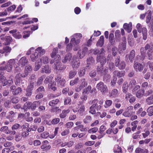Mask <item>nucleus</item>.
<instances>
[{
    "mask_svg": "<svg viewBox=\"0 0 153 153\" xmlns=\"http://www.w3.org/2000/svg\"><path fill=\"white\" fill-rule=\"evenodd\" d=\"M148 15L146 17V22L149 23L150 21L151 18L152 11L150 10H149L147 11Z\"/></svg>",
    "mask_w": 153,
    "mask_h": 153,
    "instance_id": "nucleus-47",
    "label": "nucleus"
},
{
    "mask_svg": "<svg viewBox=\"0 0 153 153\" xmlns=\"http://www.w3.org/2000/svg\"><path fill=\"white\" fill-rule=\"evenodd\" d=\"M117 47L115 46H113L112 49V54L114 56H115L117 54Z\"/></svg>",
    "mask_w": 153,
    "mask_h": 153,
    "instance_id": "nucleus-63",
    "label": "nucleus"
},
{
    "mask_svg": "<svg viewBox=\"0 0 153 153\" xmlns=\"http://www.w3.org/2000/svg\"><path fill=\"white\" fill-rule=\"evenodd\" d=\"M56 58H57V59L55 60H54L53 61L51 60L50 62L51 64H52L54 62V68L56 70L59 71L60 69H58L60 68L61 65V63L60 62L61 57L59 55H56Z\"/></svg>",
    "mask_w": 153,
    "mask_h": 153,
    "instance_id": "nucleus-6",
    "label": "nucleus"
},
{
    "mask_svg": "<svg viewBox=\"0 0 153 153\" xmlns=\"http://www.w3.org/2000/svg\"><path fill=\"white\" fill-rule=\"evenodd\" d=\"M9 33L12 34L13 36L16 39H20L22 37V35L16 29L13 30L9 31Z\"/></svg>",
    "mask_w": 153,
    "mask_h": 153,
    "instance_id": "nucleus-17",
    "label": "nucleus"
},
{
    "mask_svg": "<svg viewBox=\"0 0 153 153\" xmlns=\"http://www.w3.org/2000/svg\"><path fill=\"white\" fill-rule=\"evenodd\" d=\"M85 70L84 68H81L78 71V74L80 76L84 75L85 74Z\"/></svg>",
    "mask_w": 153,
    "mask_h": 153,
    "instance_id": "nucleus-46",
    "label": "nucleus"
},
{
    "mask_svg": "<svg viewBox=\"0 0 153 153\" xmlns=\"http://www.w3.org/2000/svg\"><path fill=\"white\" fill-rule=\"evenodd\" d=\"M94 62V60L92 57H89L87 59V67H89L90 65H93Z\"/></svg>",
    "mask_w": 153,
    "mask_h": 153,
    "instance_id": "nucleus-31",
    "label": "nucleus"
},
{
    "mask_svg": "<svg viewBox=\"0 0 153 153\" xmlns=\"http://www.w3.org/2000/svg\"><path fill=\"white\" fill-rule=\"evenodd\" d=\"M115 65L120 70H123L125 68L126 64L124 61H121L120 57H117L115 60Z\"/></svg>",
    "mask_w": 153,
    "mask_h": 153,
    "instance_id": "nucleus-5",
    "label": "nucleus"
},
{
    "mask_svg": "<svg viewBox=\"0 0 153 153\" xmlns=\"http://www.w3.org/2000/svg\"><path fill=\"white\" fill-rule=\"evenodd\" d=\"M80 64L79 60L75 56H74L71 61V65L74 69H76L79 67Z\"/></svg>",
    "mask_w": 153,
    "mask_h": 153,
    "instance_id": "nucleus-8",
    "label": "nucleus"
},
{
    "mask_svg": "<svg viewBox=\"0 0 153 153\" xmlns=\"http://www.w3.org/2000/svg\"><path fill=\"white\" fill-rule=\"evenodd\" d=\"M59 102V100L58 99H56L55 100H51L49 102V105L52 107H53L57 104Z\"/></svg>",
    "mask_w": 153,
    "mask_h": 153,
    "instance_id": "nucleus-40",
    "label": "nucleus"
},
{
    "mask_svg": "<svg viewBox=\"0 0 153 153\" xmlns=\"http://www.w3.org/2000/svg\"><path fill=\"white\" fill-rule=\"evenodd\" d=\"M40 103L41 101H35L32 103L28 102L24 104V107L26 109H30L32 110H34L37 107L40 105Z\"/></svg>",
    "mask_w": 153,
    "mask_h": 153,
    "instance_id": "nucleus-4",
    "label": "nucleus"
},
{
    "mask_svg": "<svg viewBox=\"0 0 153 153\" xmlns=\"http://www.w3.org/2000/svg\"><path fill=\"white\" fill-rule=\"evenodd\" d=\"M55 85L50 83L48 85V87L49 88H51L52 90L54 91L56 90L57 88L55 86Z\"/></svg>",
    "mask_w": 153,
    "mask_h": 153,
    "instance_id": "nucleus-62",
    "label": "nucleus"
},
{
    "mask_svg": "<svg viewBox=\"0 0 153 153\" xmlns=\"http://www.w3.org/2000/svg\"><path fill=\"white\" fill-rule=\"evenodd\" d=\"M45 51L42 49L41 47H39L35 49V52L38 53V55L41 56L44 54L45 53Z\"/></svg>",
    "mask_w": 153,
    "mask_h": 153,
    "instance_id": "nucleus-26",
    "label": "nucleus"
},
{
    "mask_svg": "<svg viewBox=\"0 0 153 153\" xmlns=\"http://www.w3.org/2000/svg\"><path fill=\"white\" fill-rule=\"evenodd\" d=\"M9 114L8 116V118L10 119V121L12 122L13 121V118L15 117V113L12 111L9 112Z\"/></svg>",
    "mask_w": 153,
    "mask_h": 153,
    "instance_id": "nucleus-33",
    "label": "nucleus"
},
{
    "mask_svg": "<svg viewBox=\"0 0 153 153\" xmlns=\"http://www.w3.org/2000/svg\"><path fill=\"white\" fill-rule=\"evenodd\" d=\"M153 94L150 97H148L146 100V102L148 105L153 104Z\"/></svg>",
    "mask_w": 153,
    "mask_h": 153,
    "instance_id": "nucleus-37",
    "label": "nucleus"
},
{
    "mask_svg": "<svg viewBox=\"0 0 153 153\" xmlns=\"http://www.w3.org/2000/svg\"><path fill=\"white\" fill-rule=\"evenodd\" d=\"M51 69L48 65H45L43 68L41 69V73H45L46 74L49 73L51 72Z\"/></svg>",
    "mask_w": 153,
    "mask_h": 153,
    "instance_id": "nucleus-22",
    "label": "nucleus"
},
{
    "mask_svg": "<svg viewBox=\"0 0 153 153\" xmlns=\"http://www.w3.org/2000/svg\"><path fill=\"white\" fill-rule=\"evenodd\" d=\"M147 113L148 115L151 116L153 115V106H150L147 109Z\"/></svg>",
    "mask_w": 153,
    "mask_h": 153,
    "instance_id": "nucleus-43",
    "label": "nucleus"
},
{
    "mask_svg": "<svg viewBox=\"0 0 153 153\" xmlns=\"http://www.w3.org/2000/svg\"><path fill=\"white\" fill-rule=\"evenodd\" d=\"M135 62L136 61H135L134 64V67L135 70L137 72L141 71L143 68V65L139 63L136 62Z\"/></svg>",
    "mask_w": 153,
    "mask_h": 153,
    "instance_id": "nucleus-15",
    "label": "nucleus"
},
{
    "mask_svg": "<svg viewBox=\"0 0 153 153\" xmlns=\"http://www.w3.org/2000/svg\"><path fill=\"white\" fill-rule=\"evenodd\" d=\"M44 76H42L39 78L37 80V84L40 85L42 84L44 79L45 78Z\"/></svg>",
    "mask_w": 153,
    "mask_h": 153,
    "instance_id": "nucleus-51",
    "label": "nucleus"
},
{
    "mask_svg": "<svg viewBox=\"0 0 153 153\" xmlns=\"http://www.w3.org/2000/svg\"><path fill=\"white\" fill-rule=\"evenodd\" d=\"M147 51L146 55L147 58L149 60H151L153 57V44L152 42L147 44L145 47H141L140 50V55H137L136 57L135 61H140L144 60L146 56V51Z\"/></svg>",
    "mask_w": 153,
    "mask_h": 153,
    "instance_id": "nucleus-1",
    "label": "nucleus"
},
{
    "mask_svg": "<svg viewBox=\"0 0 153 153\" xmlns=\"http://www.w3.org/2000/svg\"><path fill=\"white\" fill-rule=\"evenodd\" d=\"M74 37L72 38L71 40L70 43L68 44L66 47V51H70L72 50L73 45H77L79 44L80 42V39L82 37V35L80 33H77L74 34Z\"/></svg>",
    "mask_w": 153,
    "mask_h": 153,
    "instance_id": "nucleus-2",
    "label": "nucleus"
},
{
    "mask_svg": "<svg viewBox=\"0 0 153 153\" xmlns=\"http://www.w3.org/2000/svg\"><path fill=\"white\" fill-rule=\"evenodd\" d=\"M119 49L123 51L126 49V44L125 43H123L122 44H120L119 45Z\"/></svg>",
    "mask_w": 153,
    "mask_h": 153,
    "instance_id": "nucleus-60",
    "label": "nucleus"
},
{
    "mask_svg": "<svg viewBox=\"0 0 153 153\" xmlns=\"http://www.w3.org/2000/svg\"><path fill=\"white\" fill-rule=\"evenodd\" d=\"M72 57V54L68 53L67 54L65 57L62 59V61L64 63H68L70 61Z\"/></svg>",
    "mask_w": 153,
    "mask_h": 153,
    "instance_id": "nucleus-18",
    "label": "nucleus"
},
{
    "mask_svg": "<svg viewBox=\"0 0 153 153\" xmlns=\"http://www.w3.org/2000/svg\"><path fill=\"white\" fill-rule=\"evenodd\" d=\"M85 108L84 106H82L78 110V112L80 115L82 116L85 111Z\"/></svg>",
    "mask_w": 153,
    "mask_h": 153,
    "instance_id": "nucleus-55",
    "label": "nucleus"
},
{
    "mask_svg": "<svg viewBox=\"0 0 153 153\" xmlns=\"http://www.w3.org/2000/svg\"><path fill=\"white\" fill-rule=\"evenodd\" d=\"M28 62V60L25 56L22 57L19 61V63L20 65H21L22 67L24 66Z\"/></svg>",
    "mask_w": 153,
    "mask_h": 153,
    "instance_id": "nucleus-21",
    "label": "nucleus"
},
{
    "mask_svg": "<svg viewBox=\"0 0 153 153\" xmlns=\"http://www.w3.org/2000/svg\"><path fill=\"white\" fill-rule=\"evenodd\" d=\"M53 77L52 76H50L46 77L44 81V83L45 84H47L48 82H50L53 79Z\"/></svg>",
    "mask_w": 153,
    "mask_h": 153,
    "instance_id": "nucleus-52",
    "label": "nucleus"
},
{
    "mask_svg": "<svg viewBox=\"0 0 153 153\" xmlns=\"http://www.w3.org/2000/svg\"><path fill=\"white\" fill-rule=\"evenodd\" d=\"M128 84L126 82H125L123 85L122 89L124 93H126L128 91Z\"/></svg>",
    "mask_w": 153,
    "mask_h": 153,
    "instance_id": "nucleus-42",
    "label": "nucleus"
},
{
    "mask_svg": "<svg viewBox=\"0 0 153 153\" xmlns=\"http://www.w3.org/2000/svg\"><path fill=\"white\" fill-rule=\"evenodd\" d=\"M114 152L115 153H122V151L121 147L119 146L116 145L114 149Z\"/></svg>",
    "mask_w": 153,
    "mask_h": 153,
    "instance_id": "nucleus-39",
    "label": "nucleus"
},
{
    "mask_svg": "<svg viewBox=\"0 0 153 153\" xmlns=\"http://www.w3.org/2000/svg\"><path fill=\"white\" fill-rule=\"evenodd\" d=\"M133 107L131 106H130L127 107L125 111L123 114V116L126 117H131L132 114V110L133 109Z\"/></svg>",
    "mask_w": 153,
    "mask_h": 153,
    "instance_id": "nucleus-10",
    "label": "nucleus"
},
{
    "mask_svg": "<svg viewBox=\"0 0 153 153\" xmlns=\"http://www.w3.org/2000/svg\"><path fill=\"white\" fill-rule=\"evenodd\" d=\"M97 102L98 100L97 99H94L92 103H93V104L89 108V112L90 113L94 114L96 113L95 109H96L97 105Z\"/></svg>",
    "mask_w": 153,
    "mask_h": 153,
    "instance_id": "nucleus-12",
    "label": "nucleus"
},
{
    "mask_svg": "<svg viewBox=\"0 0 153 153\" xmlns=\"http://www.w3.org/2000/svg\"><path fill=\"white\" fill-rule=\"evenodd\" d=\"M79 81V79L77 77L75 78L74 80L70 81V85L71 86L74 85V84L77 83Z\"/></svg>",
    "mask_w": 153,
    "mask_h": 153,
    "instance_id": "nucleus-56",
    "label": "nucleus"
},
{
    "mask_svg": "<svg viewBox=\"0 0 153 153\" xmlns=\"http://www.w3.org/2000/svg\"><path fill=\"white\" fill-rule=\"evenodd\" d=\"M96 60L97 62H100L101 65H103L106 62V58L105 56H101L97 55Z\"/></svg>",
    "mask_w": 153,
    "mask_h": 153,
    "instance_id": "nucleus-16",
    "label": "nucleus"
},
{
    "mask_svg": "<svg viewBox=\"0 0 153 153\" xmlns=\"http://www.w3.org/2000/svg\"><path fill=\"white\" fill-rule=\"evenodd\" d=\"M87 51V48L85 47L82 50H79L78 52V56L79 59L82 58L85 56V53Z\"/></svg>",
    "mask_w": 153,
    "mask_h": 153,
    "instance_id": "nucleus-19",
    "label": "nucleus"
},
{
    "mask_svg": "<svg viewBox=\"0 0 153 153\" xmlns=\"http://www.w3.org/2000/svg\"><path fill=\"white\" fill-rule=\"evenodd\" d=\"M76 72L75 71H71L69 73V78L70 79L72 78L76 75Z\"/></svg>",
    "mask_w": 153,
    "mask_h": 153,
    "instance_id": "nucleus-58",
    "label": "nucleus"
},
{
    "mask_svg": "<svg viewBox=\"0 0 153 153\" xmlns=\"http://www.w3.org/2000/svg\"><path fill=\"white\" fill-rule=\"evenodd\" d=\"M42 65V59H41L39 61L35 63L34 71H38Z\"/></svg>",
    "mask_w": 153,
    "mask_h": 153,
    "instance_id": "nucleus-35",
    "label": "nucleus"
},
{
    "mask_svg": "<svg viewBox=\"0 0 153 153\" xmlns=\"http://www.w3.org/2000/svg\"><path fill=\"white\" fill-rule=\"evenodd\" d=\"M92 120L91 117L87 116L83 120V122L85 123H88L91 122Z\"/></svg>",
    "mask_w": 153,
    "mask_h": 153,
    "instance_id": "nucleus-49",
    "label": "nucleus"
},
{
    "mask_svg": "<svg viewBox=\"0 0 153 153\" xmlns=\"http://www.w3.org/2000/svg\"><path fill=\"white\" fill-rule=\"evenodd\" d=\"M141 32L143 34V38L146 40L147 38V30L145 27H143L141 30Z\"/></svg>",
    "mask_w": 153,
    "mask_h": 153,
    "instance_id": "nucleus-32",
    "label": "nucleus"
},
{
    "mask_svg": "<svg viewBox=\"0 0 153 153\" xmlns=\"http://www.w3.org/2000/svg\"><path fill=\"white\" fill-rule=\"evenodd\" d=\"M104 38L103 36H101L100 37V39L98 41L97 45V46L102 47L104 44Z\"/></svg>",
    "mask_w": 153,
    "mask_h": 153,
    "instance_id": "nucleus-34",
    "label": "nucleus"
},
{
    "mask_svg": "<svg viewBox=\"0 0 153 153\" xmlns=\"http://www.w3.org/2000/svg\"><path fill=\"white\" fill-rule=\"evenodd\" d=\"M65 83V79L64 78H62L61 79H60V80L59 81V82H57V84L63 87L64 86Z\"/></svg>",
    "mask_w": 153,
    "mask_h": 153,
    "instance_id": "nucleus-57",
    "label": "nucleus"
},
{
    "mask_svg": "<svg viewBox=\"0 0 153 153\" xmlns=\"http://www.w3.org/2000/svg\"><path fill=\"white\" fill-rule=\"evenodd\" d=\"M14 149V146H11L10 148H4L2 151V153H9L10 152L12 151Z\"/></svg>",
    "mask_w": 153,
    "mask_h": 153,
    "instance_id": "nucleus-36",
    "label": "nucleus"
},
{
    "mask_svg": "<svg viewBox=\"0 0 153 153\" xmlns=\"http://www.w3.org/2000/svg\"><path fill=\"white\" fill-rule=\"evenodd\" d=\"M1 73L3 74V73L1 72ZM0 82L2 83L4 86L7 85V80L6 79V77L3 75V74H2L1 73L0 74Z\"/></svg>",
    "mask_w": 153,
    "mask_h": 153,
    "instance_id": "nucleus-29",
    "label": "nucleus"
},
{
    "mask_svg": "<svg viewBox=\"0 0 153 153\" xmlns=\"http://www.w3.org/2000/svg\"><path fill=\"white\" fill-rule=\"evenodd\" d=\"M106 129V127L103 125L100 126L99 132L100 134L103 133L104 131Z\"/></svg>",
    "mask_w": 153,
    "mask_h": 153,
    "instance_id": "nucleus-64",
    "label": "nucleus"
},
{
    "mask_svg": "<svg viewBox=\"0 0 153 153\" xmlns=\"http://www.w3.org/2000/svg\"><path fill=\"white\" fill-rule=\"evenodd\" d=\"M75 128L79 129L81 131H87V129L86 128H85L83 125H80L75 127Z\"/></svg>",
    "mask_w": 153,
    "mask_h": 153,
    "instance_id": "nucleus-50",
    "label": "nucleus"
},
{
    "mask_svg": "<svg viewBox=\"0 0 153 153\" xmlns=\"http://www.w3.org/2000/svg\"><path fill=\"white\" fill-rule=\"evenodd\" d=\"M135 56V51L134 50H133L130 52L128 56L129 61L132 62L134 59Z\"/></svg>",
    "mask_w": 153,
    "mask_h": 153,
    "instance_id": "nucleus-25",
    "label": "nucleus"
},
{
    "mask_svg": "<svg viewBox=\"0 0 153 153\" xmlns=\"http://www.w3.org/2000/svg\"><path fill=\"white\" fill-rule=\"evenodd\" d=\"M112 102L110 100H107L105 101V105L104 106L105 108H107L111 105Z\"/></svg>",
    "mask_w": 153,
    "mask_h": 153,
    "instance_id": "nucleus-61",
    "label": "nucleus"
},
{
    "mask_svg": "<svg viewBox=\"0 0 153 153\" xmlns=\"http://www.w3.org/2000/svg\"><path fill=\"white\" fill-rule=\"evenodd\" d=\"M15 63L16 62L15 59H10L8 61L6 65H5L4 66H2L0 67V71L6 70L8 72H10L12 70L13 66L15 68H17V66L14 65Z\"/></svg>",
    "mask_w": 153,
    "mask_h": 153,
    "instance_id": "nucleus-3",
    "label": "nucleus"
},
{
    "mask_svg": "<svg viewBox=\"0 0 153 153\" xmlns=\"http://www.w3.org/2000/svg\"><path fill=\"white\" fill-rule=\"evenodd\" d=\"M96 88L102 93H105L108 91L107 86L102 82H100L97 84Z\"/></svg>",
    "mask_w": 153,
    "mask_h": 153,
    "instance_id": "nucleus-7",
    "label": "nucleus"
},
{
    "mask_svg": "<svg viewBox=\"0 0 153 153\" xmlns=\"http://www.w3.org/2000/svg\"><path fill=\"white\" fill-rule=\"evenodd\" d=\"M144 92L145 90L144 89H140L136 93V96L138 98H141L144 96Z\"/></svg>",
    "mask_w": 153,
    "mask_h": 153,
    "instance_id": "nucleus-23",
    "label": "nucleus"
},
{
    "mask_svg": "<svg viewBox=\"0 0 153 153\" xmlns=\"http://www.w3.org/2000/svg\"><path fill=\"white\" fill-rule=\"evenodd\" d=\"M58 51V48H54L53 49L52 52L51 54V57L53 58H54V60L56 59H57V58H56V54L57 53Z\"/></svg>",
    "mask_w": 153,
    "mask_h": 153,
    "instance_id": "nucleus-38",
    "label": "nucleus"
},
{
    "mask_svg": "<svg viewBox=\"0 0 153 153\" xmlns=\"http://www.w3.org/2000/svg\"><path fill=\"white\" fill-rule=\"evenodd\" d=\"M45 88L43 86H41L38 88L35 91L36 93L37 94L39 92H44Z\"/></svg>",
    "mask_w": 153,
    "mask_h": 153,
    "instance_id": "nucleus-59",
    "label": "nucleus"
},
{
    "mask_svg": "<svg viewBox=\"0 0 153 153\" xmlns=\"http://www.w3.org/2000/svg\"><path fill=\"white\" fill-rule=\"evenodd\" d=\"M10 91L12 92L14 95H17L21 92L22 90L20 87L16 88V87L15 86L12 85L10 87Z\"/></svg>",
    "mask_w": 153,
    "mask_h": 153,
    "instance_id": "nucleus-13",
    "label": "nucleus"
},
{
    "mask_svg": "<svg viewBox=\"0 0 153 153\" xmlns=\"http://www.w3.org/2000/svg\"><path fill=\"white\" fill-rule=\"evenodd\" d=\"M11 48L8 46H6L3 48V49L0 50V53L2 54L5 53L10 52L11 51Z\"/></svg>",
    "mask_w": 153,
    "mask_h": 153,
    "instance_id": "nucleus-27",
    "label": "nucleus"
},
{
    "mask_svg": "<svg viewBox=\"0 0 153 153\" xmlns=\"http://www.w3.org/2000/svg\"><path fill=\"white\" fill-rule=\"evenodd\" d=\"M70 111V110L68 109L63 110L62 113L59 114L60 117L61 118H64L66 116L67 114Z\"/></svg>",
    "mask_w": 153,
    "mask_h": 153,
    "instance_id": "nucleus-30",
    "label": "nucleus"
},
{
    "mask_svg": "<svg viewBox=\"0 0 153 153\" xmlns=\"http://www.w3.org/2000/svg\"><path fill=\"white\" fill-rule=\"evenodd\" d=\"M0 131L1 132H3L6 134H9L10 133L13 135H15L16 133L15 131L10 130L7 126H4L1 127L0 129Z\"/></svg>",
    "mask_w": 153,
    "mask_h": 153,
    "instance_id": "nucleus-9",
    "label": "nucleus"
},
{
    "mask_svg": "<svg viewBox=\"0 0 153 153\" xmlns=\"http://www.w3.org/2000/svg\"><path fill=\"white\" fill-rule=\"evenodd\" d=\"M22 131L27 130L28 131H30L31 129L29 127V124L27 123L24 124L21 127Z\"/></svg>",
    "mask_w": 153,
    "mask_h": 153,
    "instance_id": "nucleus-41",
    "label": "nucleus"
},
{
    "mask_svg": "<svg viewBox=\"0 0 153 153\" xmlns=\"http://www.w3.org/2000/svg\"><path fill=\"white\" fill-rule=\"evenodd\" d=\"M113 73V74L115 76H116V75H117L118 77H121L125 75V71H114Z\"/></svg>",
    "mask_w": 153,
    "mask_h": 153,
    "instance_id": "nucleus-24",
    "label": "nucleus"
},
{
    "mask_svg": "<svg viewBox=\"0 0 153 153\" xmlns=\"http://www.w3.org/2000/svg\"><path fill=\"white\" fill-rule=\"evenodd\" d=\"M148 150L146 149H142L138 147L136 149L135 152V153H148Z\"/></svg>",
    "mask_w": 153,
    "mask_h": 153,
    "instance_id": "nucleus-28",
    "label": "nucleus"
},
{
    "mask_svg": "<svg viewBox=\"0 0 153 153\" xmlns=\"http://www.w3.org/2000/svg\"><path fill=\"white\" fill-rule=\"evenodd\" d=\"M123 28L125 30L127 31L128 33H130L132 29V25L131 22L129 24L125 23L123 25Z\"/></svg>",
    "mask_w": 153,
    "mask_h": 153,
    "instance_id": "nucleus-20",
    "label": "nucleus"
},
{
    "mask_svg": "<svg viewBox=\"0 0 153 153\" xmlns=\"http://www.w3.org/2000/svg\"><path fill=\"white\" fill-rule=\"evenodd\" d=\"M38 53H37L36 52H35L33 54H32L30 56L31 60L33 62H35L36 59L38 58Z\"/></svg>",
    "mask_w": 153,
    "mask_h": 153,
    "instance_id": "nucleus-44",
    "label": "nucleus"
},
{
    "mask_svg": "<svg viewBox=\"0 0 153 153\" xmlns=\"http://www.w3.org/2000/svg\"><path fill=\"white\" fill-rule=\"evenodd\" d=\"M21 74L19 73L18 74H16L14 80L15 84L17 85H19L22 87H23L24 86L22 85L24 84V82H22V81L21 80V78L20 77Z\"/></svg>",
    "mask_w": 153,
    "mask_h": 153,
    "instance_id": "nucleus-14",
    "label": "nucleus"
},
{
    "mask_svg": "<svg viewBox=\"0 0 153 153\" xmlns=\"http://www.w3.org/2000/svg\"><path fill=\"white\" fill-rule=\"evenodd\" d=\"M80 81L81 82L80 86L83 88L87 85L88 83L87 82L85 81V79H82Z\"/></svg>",
    "mask_w": 153,
    "mask_h": 153,
    "instance_id": "nucleus-48",
    "label": "nucleus"
},
{
    "mask_svg": "<svg viewBox=\"0 0 153 153\" xmlns=\"http://www.w3.org/2000/svg\"><path fill=\"white\" fill-rule=\"evenodd\" d=\"M97 71L98 74L101 75H103L108 72L107 68H104L103 65L98 66L97 68Z\"/></svg>",
    "mask_w": 153,
    "mask_h": 153,
    "instance_id": "nucleus-11",
    "label": "nucleus"
},
{
    "mask_svg": "<svg viewBox=\"0 0 153 153\" xmlns=\"http://www.w3.org/2000/svg\"><path fill=\"white\" fill-rule=\"evenodd\" d=\"M20 127V125L18 123H15L11 127V129L12 131H15L19 129Z\"/></svg>",
    "mask_w": 153,
    "mask_h": 153,
    "instance_id": "nucleus-53",
    "label": "nucleus"
},
{
    "mask_svg": "<svg viewBox=\"0 0 153 153\" xmlns=\"http://www.w3.org/2000/svg\"><path fill=\"white\" fill-rule=\"evenodd\" d=\"M136 85V82L135 80L133 79H132L130 81L129 84V87L131 88L133 87L134 86Z\"/></svg>",
    "mask_w": 153,
    "mask_h": 153,
    "instance_id": "nucleus-54",
    "label": "nucleus"
},
{
    "mask_svg": "<svg viewBox=\"0 0 153 153\" xmlns=\"http://www.w3.org/2000/svg\"><path fill=\"white\" fill-rule=\"evenodd\" d=\"M118 93V90L116 89H114L112 90L111 92V95L113 97H115L117 96Z\"/></svg>",
    "mask_w": 153,
    "mask_h": 153,
    "instance_id": "nucleus-45",
    "label": "nucleus"
}]
</instances>
